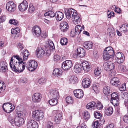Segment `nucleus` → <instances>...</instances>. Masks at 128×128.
I'll return each mask as SVG.
<instances>
[{"label":"nucleus","instance_id":"nucleus-3","mask_svg":"<svg viewBox=\"0 0 128 128\" xmlns=\"http://www.w3.org/2000/svg\"><path fill=\"white\" fill-rule=\"evenodd\" d=\"M44 116V113L41 110H36L32 113V118L35 120L38 121L42 120Z\"/></svg>","mask_w":128,"mask_h":128},{"label":"nucleus","instance_id":"nucleus-6","mask_svg":"<svg viewBox=\"0 0 128 128\" xmlns=\"http://www.w3.org/2000/svg\"><path fill=\"white\" fill-rule=\"evenodd\" d=\"M2 108L6 112L8 113L12 111L14 109L15 107L11 103L7 102L3 104Z\"/></svg>","mask_w":128,"mask_h":128},{"label":"nucleus","instance_id":"nucleus-13","mask_svg":"<svg viewBox=\"0 0 128 128\" xmlns=\"http://www.w3.org/2000/svg\"><path fill=\"white\" fill-rule=\"evenodd\" d=\"M74 95L77 98H82L84 96V92L81 89H77L74 91Z\"/></svg>","mask_w":128,"mask_h":128},{"label":"nucleus","instance_id":"nucleus-36","mask_svg":"<svg viewBox=\"0 0 128 128\" xmlns=\"http://www.w3.org/2000/svg\"><path fill=\"white\" fill-rule=\"evenodd\" d=\"M103 91L104 93L107 95H108L111 92L110 88L108 86H106L104 87Z\"/></svg>","mask_w":128,"mask_h":128},{"label":"nucleus","instance_id":"nucleus-59","mask_svg":"<svg viewBox=\"0 0 128 128\" xmlns=\"http://www.w3.org/2000/svg\"><path fill=\"white\" fill-rule=\"evenodd\" d=\"M54 60L56 62L59 60L60 59V56L57 54L54 55Z\"/></svg>","mask_w":128,"mask_h":128},{"label":"nucleus","instance_id":"nucleus-29","mask_svg":"<svg viewBox=\"0 0 128 128\" xmlns=\"http://www.w3.org/2000/svg\"><path fill=\"white\" fill-rule=\"evenodd\" d=\"M26 112L24 111L16 112L15 114L16 117H18L20 118L24 119V118L25 116Z\"/></svg>","mask_w":128,"mask_h":128},{"label":"nucleus","instance_id":"nucleus-45","mask_svg":"<svg viewBox=\"0 0 128 128\" xmlns=\"http://www.w3.org/2000/svg\"><path fill=\"white\" fill-rule=\"evenodd\" d=\"M120 30H122L124 32L128 31V26L127 24H123L120 28Z\"/></svg>","mask_w":128,"mask_h":128},{"label":"nucleus","instance_id":"nucleus-12","mask_svg":"<svg viewBox=\"0 0 128 128\" xmlns=\"http://www.w3.org/2000/svg\"><path fill=\"white\" fill-rule=\"evenodd\" d=\"M36 55L38 58H40L45 53L44 49L41 47L38 48L36 51Z\"/></svg>","mask_w":128,"mask_h":128},{"label":"nucleus","instance_id":"nucleus-31","mask_svg":"<svg viewBox=\"0 0 128 128\" xmlns=\"http://www.w3.org/2000/svg\"><path fill=\"white\" fill-rule=\"evenodd\" d=\"M96 102H92L87 104L86 106V108L87 109H90V110H94L95 108Z\"/></svg>","mask_w":128,"mask_h":128},{"label":"nucleus","instance_id":"nucleus-4","mask_svg":"<svg viewBox=\"0 0 128 128\" xmlns=\"http://www.w3.org/2000/svg\"><path fill=\"white\" fill-rule=\"evenodd\" d=\"M37 66V62L33 60H31L28 62L26 65L27 68L31 72L35 70Z\"/></svg>","mask_w":128,"mask_h":128},{"label":"nucleus","instance_id":"nucleus-44","mask_svg":"<svg viewBox=\"0 0 128 128\" xmlns=\"http://www.w3.org/2000/svg\"><path fill=\"white\" fill-rule=\"evenodd\" d=\"M110 61H108L104 63L103 67L105 70L108 71V69H109L108 66L109 65V64H110L109 63H110Z\"/></svg>","mask_w":128,"mask_h":128},{"label":"nucleus","instance_id":"nucleus-19","mask_svg":"<svg viewBox=\"0 0 128 128\" xmlns=\"http://www.w3.org/2000/svg\"><path fill=\"white\" fill-rule=\"evenodd\" d=\"M7 64L4 61L0 62V70L1 72H5L8 70Z\"/></svg>","mask_w":128,"mask_h":128},{"label":"nucleus","instance_id":"nucleus-61","mask_svg":"<svg viewBox=\"0 0 128 128\" xmlns=\"http://www.w3.org/2000/svg\"><path fill=\"white\" fill-rule=\"evenodd\" d=\"M17 46L18 48H19L21 50H22L24 48L23 44L20 42L18 43Z\"/></svg>","mask_w":128,"mask_h":128},{"label":"nucleus","instance_id":"nucleus-5","mask_svg":"<svg viewBox=\"0 0 128 128\" xmlns=\"http://www.w3.org/2000/svg\"><path fill=\"white\" fill-rule=\"evenodd\" d=\"M110 102L114 106H117L119 102V95L116 92H114L111 95Z\"/></svg>","mask_w":128,"mask_h":128},{"label":"nucleus","instance_id":"nucleus-38","mask_svg":"<svg viewBox=\"0 0 128 128\" xmlns=\"http://www.w3.org/2000/svg\"><path fill=\"white\" fill-rule=\"evenodd\" d=\"M28 6V3L26 0H24L18 6V8H27Z\"/></svg>","mask_w":128,"mask_h":128},{"label":"nucleus","instance_id":"nucleus-18","mask_svg":"<svg viewBox=\"0 0 128 128\" xmlns=\"http://www.w3.org/2000/svg\"><path fill=\"white\" fill-rule=\"evenodd\" d=\"M90 80L89 78H86L82 80V86L83 87L85 88H88L90 86Z\"/></svg>","mask_w":128,"mask_h":128},{"label":"nucleus","instance_id":"nucleus-47","mask_svg":"<svg viewBox=\"0 0 128 128\" xmlns=\"http://www.w3.org/2000/svg\"><path fill=\"white\" fill-rule=\"evenodd\" d=\"M94 115L95 118L97 119H100L102 117V114L99 112H96L94 113Z\"/></svg>","mask_w":128,"mask_h":128},{"label":"nucleus","instance_id":"nucleus-57","mask_svg":"<svg viewBox=\"0 0 128 128\" xmlns=\"http://www.w3.org/2000/svg\"><path fill=\"white\" fill-rule=\"evenodd\" d=\"M92 126L94 128H100V125L97 122H95L94 123H93L92 124Z\"/></svg>","mask_w":128,"mask_h":128},{"label":"nucleus","instance_id":"nucleus-22","mask_svg":"<svg viewBox=\"0 0 128 128\" xmlns=\"http://www.w3.org/2000/svg\"><path fill=\"white\" fill-rule=\"evenodd\" d=\"M64 14L63 13L60 12H56L55 18L56 20L58 21H60L63 18Z\"/></svg>","mask_w":128,"mask_h":128},{"label":"nucleus","instance_id":"nucleus-55","mask_svg":"<svg viewBox=\"0 0 128 128\" xmlns=\"http://www.w3.org/2000/svg\"><path fill=\"white\" fill-rule=\"evenodd\" d=\"M114 14V12H111L108 10L107 12V15L108 18H110L111 17H113Z\"/></svg>","mask_w":128,"mask_h":128},{"label":"nucleus","instance_id":"nucleus-32","mask_svg":"<svg viewBox=\"0 0 128 128\" xmlns=\"http://www.w3.org/2000/svg\"><path fill=\"white\" fill-rule=\"evenodd\" d=\"M29 55V54L28 50H25L21 53L20 56L23 58V60H26L28 58V56Z\"/></svg>","mask_w":128,"mask_h":128},{"label":"nucleus","instance_id":"nucleus-26","mask_svg":"<svg viewBox=\"0 0 128 128\" xmlns=\"http://www.w3.org/2000/svg\"><path fill=\"white\" fill-rule=\"evenodd\" d=\"M61 112L57 113L54 118V121L56 124H59L60 121L62 119Z\"/></svg>","mask_w":128,"mask_h":128},{"label":"nucleus","instance_id":"nucleus-41","mask_svg":"<svg viewBox=\"0 0 128 128\" xmlns=\"http://www.w3.org/2000/svg\"><path fill=\"white\" fill-rule=\"evenodd\" d=\"M95 107L98 110H101L103 108V106L101 102H98L96 103Z\"/></svg>","mask_w":128,"mask_h":128},{"label":"nucleus","instance_id":"nucleus-27","mask_svg":"<svg viewBox=\"0 0 128 128\" xmlns=\"http://www.w3.org/2000/svg\"><path fill=\"white\" fill-rule=\"evenodd\" d=\"M83 45L85 48L88 50L91 48L93 46L92 43L90 41L85 42L83 44Z\"/></svg>","mask_w":128,"mask_h":128},{"label":"nucleus","instance_id":"nucleus-48","mask_svg":"<svg viewBox=\"0 0 128 128\" xmlns=\"http://www.w3.org/2000/svg\"><path fill=\"white\" fill-rule=\"evenodd\" d=\"M48 47L50 50H53L54 48V44L52 41L50 40L48 42Z\"/></svg>","mask_w":128,"mask_h":128},{"label":"nucleus","instance_id":"nucleus-10","mask_svg":"<svg viewBox=\"0 0 128 128\" xmlns=\"http://www.w3.org/2000/svg\"><path fill=\"white\" fill-rule=\"evenodd\" d=\"M32 31L34 36L39 37L41 34V30L39 27L38 26H36L32 28Z\"/></svg>","mask_w":128,"mask_h":128},{"label":"nucleus","instance_id":"nucleus-62","mask_svg":"<svg viewBox=\"0 0 128 128\" xmlns=\"http://www.w3.org/2000/svg\"><path fill=\"white\" fill-rule=\"evenodd\" d=\"M64 13L66 16V18L68 19H69L71 18V16H72L70 14H69L70 13L69 12L68 13V12H67L65 10Z\"/></svg>","mask_w":128,"mask_h":128},{"label":"nucleus","instance_id":"nucleus-1","mask_svg":"<svg viewBox=\"0 0 128 128\" xmlns=\"http://www.w3.org/2000/svg\"><path fill=\"white\" fill-rule=\"evenodd\" d=\"M10 63V67L12 70L17 73H20L22 72L25 69V62L23 61L17 62H16L14 64L13 62Z\"/></svg>","mask_w":128,"mask_h":128},{"label":"nucleus","instance_id":"nucleus-14","mask_svg":"<svg viewBox=\"0 0 128 128\" xmlns=\"http://www.w3.org/2000/svg\"><path fill=\"white\" fill-rule=\"evenodd\" d=\"M108 35L110 37H114L115 35L116 31L112 26H109L107 30Z\"/></svg>","mask_w":128,"mask_h":128},{"label":"nucleus","instance_id":"nucleus-64","mask_svg":"<svg viewBox=\"0 0 128 128\" xmlns=\"http://www.w3.org/2000/svg\"><path fill=\"white\" fill-rule=\"evenodd\" d=\"M13 4V2L12 1H10L9 2H8L6 4V8H10L11 7V4Z\"/></svg>","mask_w":128,"mask_h":128},{"label":"nucleus","instance_id":"nucleus-30","mask_svg":"<svg viewBox=\"0 0 128 128\" xmlns=\"http://www.w3.org/2000/svg\"><path fill=\"white\" fill-rule=\"evenodd\" d=\"M72 19L74 23L75 24H77L79 23L80 20V16L78 15L77 12L76 15L72 16Z\"/></svg>","mask_w":128,"mask_h":128},{"label":"nucleus","instance_id":"nucleus-8","mask_svg":"<svg viewBox=\"0 0 128 128\" xmlns=\"http://www.w3.org/2000/svg\"><path fill=\"white\" fill-rule=\"evenodd\" d=\"M42 98V94L39 93L34 94L32 96L33 102L36 103L40 102Z\"/></svg>","mask_w":128,"mask_h":128},{"label":"nucleus","instance_id":"nucleus-20","mask_svg":"<svg viewBox=\"0 0 128 128\" xmlns=\"http://www.w3.org/2000/svg\"><path fill=\"white\" fill-rule=\"evenodd\" d=\"M16 116L13 114H8L7 119L9 122L13 125L14 124L16 120Z\"/></svg>","mask_w":128,"mask_h":128},{"label":"nucleus","instance_id":"nucleus-2","mask_svg":"<svg viewBox=\"0 0 128 128\" xmlns=\"http://www.w3.org/2000/svg\"><path fill=\"white\" fill-rule=\"evenodd\" d=\"M114 55V51L111 46L106 48L103 53V58L106 60H108L110 58H113Z\"/></svg>","mask_w":128,"mask_h":128},{"label":"nucleus","instance_id":"nucleus-63","mask_svg":"<svg viewBox=\"0 0 128 128\" xmlns=\"http://www.w3.org/2000/svg\"><path fill=\"white\" fill-rule=\"evenodd\" d=\"M21 56H20V57L19 56H13L14 57V58H16V59L18 60V62H20L21 61H23L22 58Z\"/></svg>","mask_w":128,"mask_h":128},{"label":"nucleus","instance_id":"nucleus-39","mask_svg":"<svg viewBox=\"0 0 128 128\" xmlns=\"http://www.w3.org/2000/svg\"><path fill=\"white\" fill-rule=\"evenodd\" d=\"M56 12L55 13L52 11H49L44 14L45 16H48L51 18H52L56 16Z\"/></svg>","mask_w":128,"mask_h":128},{"label":"nucleus","instance_id":"nucleus-7","mask_svg":"<svg viewBox=\"0 0 128 128\" xmlns=\"http://www.w3.org/2000/svg\"><path fill=\"white\" fill-rule=\"evenodd\" d=\"M73 66L71 60H66L62 63V68L64 70H68L71 68Z\"/></svg>","mask_w":128,"mask_h":128},{"label":"nucleus","instance_id":"nucleus-43","mask_svg":"<svg viewBox=\"0 0 128 128\" xmlns=\"http://www.w3.org/2000/svg\"><path fill=\"white\" fill-rule=\"evenodd\" d=\"M66 101L69 104H72L73 103V100L72 98L70 96L67 97L66 98Z\"/></svg>","mask_w":128,"mask_h":128},{"label":"nucleus","instance_id":"nucleus-11","mask_svg":"<svg viewBox=\"0 0 128 128\" xmlns=\"http://www.w3.org/2000/svg\"><path fill=\"white\" fill-rule=\"evenodd\" d=\"M27 126V128H38V126L36 122L32 120L28 121Z\"/></svg>","mask_w":128,"mask_h":128},{"label":"nucleus","instance_id":"nucleus-60","mask_svg":"<svg viewBox=\"0 0 128 128\" xmlns=\"http://www.w3.org/2000/svg\"><path fill=\"white\" fill-rule=\"evenodd\" d=\"M123 120L125 122L128 124V114L125 115L124 116Z\"/></svg>","mask_w":128,"mask_h":128},{"label":"nucleus","instance_id":"nucleus-51","mask_svg":"<svg viewBox=\"0 0 128 128\" xmlns=\"http://www.w3.org/2000/svg\"><path fill=\"white\" fill-rule=\"evenodd\" d=\"M53 124L52 123L50 122H48L46 124L45 128H53Z\"/></svg>","mask_w":128,"mask_h":128},{"label":"nucleus","instance_id":"nucleus-53","mask_svg":"<svg viewBox=\"0 0 128 128\" xmlns=\"http://www.w3.org/2000/svg\"><path fill=\"white\" fill-rule=\"evenodd\" d=\"M126 84L125 83L122 84L121 86L119 87V90L120 91H124L126 89Z\"/></svg>","mask_w":128,"mask_h":128},{"label":"nucleus","instance_id":"nucleus-21","mask_svg":"<svg viewBox=\"0 0 128 128\" xmlns=\"http://www.w3.org/2000/svg\"><path fill=\"white\" fill-rule=\"evenodd\" d=\"M16 118L14 124L18 126H19L23 124L24 122V119L22 118H20L18 117H16Z\"/></svg>","mask_w":128,"mask_h":128},{"label":"nucleus","instance_id":"nucleus-46","mask_svg":"<svg viewBox=\"0 0 128 128\" xmlns=\"http://www.w3.org/2000/svg\"><path fill=\"white\" fill-rule=\"evenodd\" d=\"M60 42L62 45H66L68 43L67 39L65 38H62L61 39Z\"/></svg>","mask_w":128,"mask_h":128},{"label":"nucleus","instance_id":"nucleus-35","mask_svg":"<svg viewBox=\"0 0 128 128\" xmlns=\"http://www.w3.org/2000/svg\"><path fill=\"white\" fill-rule=\"evenodd\" d=\"M65 10L66 12L70 13L69 14L72 15V16H75L76 15V13L77 12L76 10L73 9V8H68V9H67V8H65Z\"/></svg>","mask_w":128,"mask_h":128},{"label":"nucleus","instance_id":"nucleus-28","mask_svg":"<svg viewBox=\"0 0 128 128\" xmlns=\"http://www.w3.org/2000/svg\"><path fill=\"white\" fill-rule=\"evenodd\" d=\"M82 70L81 65L79 64H76L74 66V71L76 73H79Z\"/></svg>","mask_w":128,"mask_h":128},{"label":"nucleus","instance_id":"nucleus-23","mask_svg":"<svg viewBox=\"0 0 128 128\" xmlns=\"http://www.w3.org/2000/svg\"><path fill=\"white\" fill-rule=\"evenodd\" d=\"M77 51L79 57L82 58L85 56L86 52L85 50L83 48H80L77 49Z\"/></svg>","mask_w":128,"mask_h":128},{"label":"nucleus","instance_id":"nucleus-33","mask_svg":"<svg viewBox=\"0 0 128 128\" xmlns=\"http://www.w3.org/2000/svg\"><path fill=\"white\" fill-rule=\"evenodd\" d=\"M52 96L54 98H56L58 99L59 98V94L58 91L55 90H51L50 92Z\"/></svg>","mask_w":128,"mask_h":128},{"label":"nucleus","instance_id":"nucleus-16","mask_svg":"<svg viewBox=\"0 0 128 128\" xmlns=\"http://www.w3.org/2000/svg\"><path fill=\"white\" fill-rule=\"evenodd\" d=\"M81 66L84 70L86 72L89 71L90 70V64L87 61L82 62Z\"/></svg>","mask_w":128,"mask_h":128},{"label":"nucleus","instance_id":"nucleus-34","mask_svg":"<svg viewBox=\"0 0 128 128\" xmlns=\"http://www.w3.org/2000/svg\"><path fill=\"white\" fill-rule=\"evenodd\" d=\"M99 84L98 83H95L92 85V89L96 93L98 92L100 90Z\"/></svg>","mask_w":128,"mask_h":128},{"label":"nucleus","instance_id":"nucleus-15","mask_svg":"<svg viewBox=\"0 0 128 128\" xmlns=\"http://www.w3.org/2000/svg\"><path fill=\"white\" fill-rule=\"evenodd\" d=\"M110 83L112 86L116 87L119 86L120 84L119 79L117 77L113 78L111 79Z\"/></svg>","mask_w":128,"mask_h":128},{"label":"nucleus","instance_id":"nucleus-54","mask_svg":"<svg viewBox=\"0 0 128 128\" xmlns=\"http://www.w3.org/2000/svg\"><path fill=\"white\" fill-rule=\"evenodd\" d=\"M109 63L110 64H109V65L108 66V68H109V69H108V71H110L114 69V64L112 63L111 62H110V63Z\"/></svg>","mask_w":128,"mask_h":128},{"label":"nucleus","instance_id":"nucleus-17","mask_svg":"<svg viewBox=\"0 0 128 128\" xmlns=\"http://www.w3.org/2000/svg\"><path fill=\"white\" fill-rule=\"evenodd\" d=\"M60 29L63 32H65L67 31L69 28L68 23L66 21L62 22L60 23Z\"/></svg>","mask_w":128,"mask_h":128},{"label":"nucleus","instance_id":"nucleus-50","mask_svg":"<svg viewBox=\"0 0 128 128\" xmlns=\"http://www.w3.org/2000/svg\"><path fill=\"white\" fill-rule=\"evenodd\" d=\"M9 23L11 24H13L16 26L18 25V21L14 19L10 20L9 21Z\"/></svg>","mask_w":128,"mask_h":128},{"label":"nucleus","instance_id":"nucleus-9","mask_svg":"<svg viewBox=\"0 0 128 128\" xmlns=\"http://www.w3.org/2000/svg\"><path fill=\"white\" fill-rule=\"evenodd\" d=\"M124 60V57L122 53L118 52L116 54V60L118 64L123 63Z\"/></svg>","mask_w":128,"mask_h":128},{"label":"nucleus","instance_id":"nucleus-42","mask_svg":"<svg viewBox=\"0 0 128 128\" xmlns=\"http://www.w3.org/2000/svg\"><path fill=\"white\" fill-rule=\"evenodd\" d=\"M118 69L122 72H126V69L125 66L122 64H119Z\"/></svg>","mask_w":128,"mask_h":128},{"label":"nucleus","instance_id":"nucleus-24","mask_svg":"<svg viewBox=\"0 0 128 128\" xmlns=\"http://www.w3.org/2000/svg\"><path fill=\"white\" fill-rule=\"evenodd\" d=\"M113 109L111 106L106 107L105 108L104 113L108 116L111 115L113 113Z\"/></svg>","mask_w":128,"mask_h":128},{"label":"nucleus","instance_id":"nucleus-25","mask_svg":"<svg viewBox=\"0 0 128 128\" xmlns=\"http://www.w3.org/2000/svg\"><path fill=\"white\" fill-rule=\"evenodd\" d=\"M62 73V71L61 69L55 68L53 71V74L54 75L57 77L61 76Z\"/></svg>","mask_w":128,"mask_h":128},{"label":"nucleus","instance_id":"nucleus-52","mask_svg":"<svg viewBox=\"0 0 128 128\" xmlns=\"http://www.w3.org/2000/svg\"><path fill=\"white\" fill-rule=\"evenodd\" d=\"M101 71V70L98 67L96 69L94 70V72L96 75L98 76L100 74Z\"/></svg>","mask_w":128,"mask_h":128},{"label":"nucleus","instance_id":"nucleus-37","mask_svg":"<svg viewBox=\"0 0 128 128\" xmlns=\"http://www.w3.org/2000/svg\"><path fill=\"white\" fill-rule=\"evenodd\" d=\"M56 98H53L52 99L48 101V102L50 105L52 106H55L58 103V99Z\"/></svg>","mask_w":128,"mask_h":128},{"label":"nucleus","instance_id":"nucleus-58","mask_svg":"<svg viewBox=\"0 0 128 128\" xmlns=\"http://www.w3.org/2000/svg\"><path fill=\"white\" fill-rule=\"evenodd\" d=\"M46 80L45 78L42 77L39 80L38 82L40 84H42L45 82Z\"/></svg>","mask_w":128,"mask_h":128},{"label":"nucleus","instance_id":"nucleus-49","mask_svg":"<svg viewBox=\"0 0 128 128\" xmlns=\"http://www.w3.org/2000/svg\"><path fill=\"white\" fill-rule=\"evenodd\" d=\"M84 118L86 120H88L90 118V115L89 112L87 111H85L84 112Z\"/></svg>","mask_w":128,"mask_h":128},{"label":"nucleus","instance_id":"nucleus-56","mask_svg":"<svg viewBox=\"0 0 128 128\" xmlns=\"http://www.w3.org/2000/svg\"><path fill=\"white\" fill-rule=\"evenodd\" d=\"M120 96L123 98H128V94L125 92H122L121 93Z\"/></svg>","mask_w":128,"mask_h":128},{"label":"nucleus","instance_id":"nucleus-40","mask_svg":"<svg viewBox=\"0 0 128 128\" xmlns=\"http://www.w3.org/2000/svg\"><path fill=\"white\" fill-rule=\"evenodd\" d=\"M82 30V27L80 26L77 25L75 26V32L78 34Z\"/></svg>","mask_w":128,"mask_h":128}]
</instances>
